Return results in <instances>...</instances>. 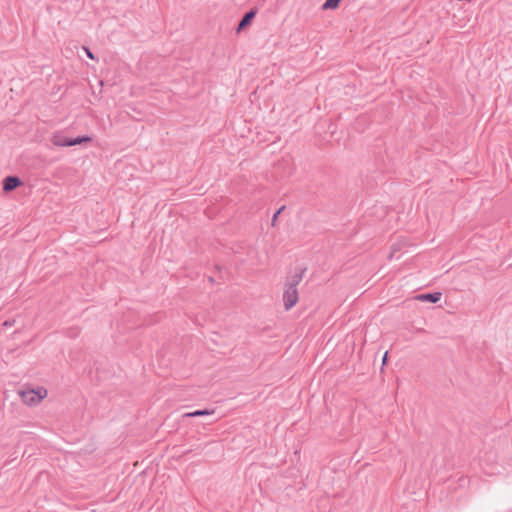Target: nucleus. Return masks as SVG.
<instances>
[{"instance_id": "1", "label": "nucleus", "mask_w": 512, "mask_h": 512, "mask_svg": "<svg viewBox=\"0 0 512 512\" xmlns=\"http://www.w3.org/2000/svg\"><path fill=\"white\" fill-rule=\"evenodd\" d=\"M23 403L29 406L37 405L46 396L47 391L44 389L34 390L30 389L27 391L19 392Z\"/></svg>"}, {"instance_id": "2", "label": "nucleus", "mask_w": 512, "mask_h": 512, "mask_svg": "<svg viewBox=\"0 0 512 512\" xmlns=\"http://www.w3.org/2000/svg\"><path fill=\"white\" fill-rule=\"evenodd\" d=\"M283 301L286 310H290L298 302L297 288L286 287L283 293Z\"/></svg>"}, {"instance_id": "3", "label": "nucleus", "mask_w": 512, "mask_h": 512, "mask_svg": "<svg viewBox=\"0 0 512 512\" xmlns=\"http://www.w3.org/2000/svg\"><path fill=\"white\" fill-rule=\"evenodd\" d=\"M22 184H23L22 180L18 176L10 175V176H6L3 179L2 189H3L4 192L7 193V192H11V191L15 190L16 188H18Z\"/></svg>"}, {"instance_id": "4", "label": "nucleus", "mask_w": 512, "mask_h": 512, "mask_svg": "<svg viewBox=\"0 0 512 512\" xmlns=\"http://www.w3.org/2000/svg\"><path fill=\"white\" fill-rule=\"evenodd\" d=\"M442 297L441 292L423 293L416 296V299L422 302L437 303Z\"/></svg>"}, {"instance_id": "5", "label": "nucleus", "mask_w": 512, "mask_h": 512, "mask_svg": "<svg viewBox=\"0 0 512 512\" xmlns=\"http://www.w3.org/2000/svg\"><path fill=\"white\" fill-rule=\"evenodd\" d=\"M255 15H256L255 9H251V10L247 11L243 15L241 20L239 21L237 30L240 31V30L244 29L245 27H247L248 25H250L252 20L254 19Z\"/></svg>"}, {"instance_id": "6", "label": "nucleus", "mask_w": 512, "mask_h": 512, "mask_svg": "<svg viewBox=\"0 0 512 512\" xmlns=\"http://www.w3.org/2000/svg\"><path fill=\"white\" fill-rule=\"evenodd\" d=\"M305 269H300L293 276L288 279L286 287L297 288L298 284L302 281Z\"/></svg>"}, {"instance_id": "7", "label": "nucleus", "mask_w": 512, "mask_h": 512, "mask_svg": "<svg viewBox=\"0 0 512 512\" xmlns=\"http://www.w3.org/2000/svg\"><path fill=\"white\" fill-rule=\"evenodd\" d=\"M71 139L69 137H63L61 135H54L52 137V144L57 147H70Z\"/></svg>"}, {"instance_id": "8", "label": "nucleus", "mask_w": 512, "mask_h": 512, "mask_svg": "<svg viewBox=\"0 0 512 512\" xmlns=\"http://www.w3.org/2000/svg\"><path fill=\"white\" fill-rule=\"evenodd\" d=\"M92 137L88 135H81L71 139V146L80 145L83 143L91 142Z\"/></svg>"}, {"instance_id": "9", "label": "nucleus", "mask_w": 512, "mask_h": 512, "mask_svg": "<svg viewBox=\"0 0 512 512\" xmlns=\"http://www.w3.org/2000/svg\"><path fill=\"white\" fill-rule=\"evenodd\" d=\"M341 0H326L322 4V10H334L339 7Z\"/></svg>"}, {"instance_id": "10", "label": "nucleus", "mask_w": 512, "mask_h": 512, "mask_svg": "<svg viewBox=\"0 0 512 512\" xmlns=\"http://www.w3.org/2000/svg\"><path fill=\"white\" fill-rule=\"evenodd\" d=\"M213 413H214V410L203 409V410H195L193 412L186 413L185 416L186 417H200V416L210 415Z\"/></svg>"}, {"instance_id": "11", "label": "nucleus", "mask_w": 512, "mask_h": 512, "mask_svg": "<svg viewBox=\"0 0 512 512\" xmlns=\"http://www.w3.org/2000/svg\"><path fill=\"white\" fill-rule=\"evenodd\" d=\"M285 209V206L280 207L273 215L272 218V225H275L276 219L278 216H280V213Z\"/></svg>"}, {"instance_id": "12", "label": "nucleus", "mask_w": 512, "mask_h": 512, "mask_svg": "<svg viewBox=\"0 0 512 512\" xmlns=\"http://www.w3.org/2000/svg\"><path fill=\"white\" fill-rule=\"evenodd\" d=\"M84 50L86 52L87 57H89L90 59H94V54L92 53V51L89 48L84 47Z\"/></svg>"}, {"instance_id": "13", "label": "nucleus", "mask_w": 512, "mask_h": 512, "mask_svg": "<svg viewBox=\"0 0 512 512\" xmlns=\"http://www.w3.org/2000/svg\"><path fill=\"white\" fill-rule=\"evenodd\" d=\"M4 326H12V323L10 321H5L3 323Z\"/></svg>"}, {"instance_id": "14", "label": "nucleus", "mask_w": 512, "mask_h": 512, "mask_svg": "<svg viewBox=\"0 0 512 512\" xmlns=\"http://www.w3.org/2000/svg\"><path fill=\"white\" fill-rule=\"evenodd\" d=\"M387 355H388V352H385V354H384V356H383V363H385V362H386V360H387Z\"/></svg>"}, {"instance_id": "15", "label": "nucleus", "mask_w": 512, "mask_h": 512, "mask_svg": "<svg viewBox=\"0 0 512 512\" xmlns=\"http://www.w3.org/2000/svg\"><path fill=\"white\" fill-rule=\"evenodd\" d=\"M396 251V249L393 248L392 253L390 254L389 258H393V253Z\"/></svg>"}]
</instances>
